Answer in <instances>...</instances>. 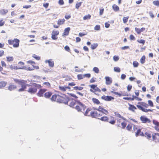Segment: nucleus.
Returning <instances> with one entry per match:
<instances>
[{"label": "nucleus", "instance_id": "nucleus-1", "mask_svg": "<svg viewBox=\"0 0 159 159\" xmlns=\"http://www.w3.org/2000/svg\"><path fill=\"white\" fill-rule=\"evenodd\" d=\"M41 87L40 85L34 84L33 86L30 87L28 92L31 94H34L37 92V88H39Z\"/></svg>", "mask_w": 159, "mask_h": 159}, {"label": "nucleus", "instance_id": "nucleus-2", "mask_svg": "<svg viewBox=\"0 0 159 159\" xmlns=\"http://www.w3.org/2000/svg\"><path fill=\"white\" fill-rule=\"evenodd\" d=\"M56 99L57 101L59 102H63L64 98L59 95H53L52 97L51 100L52 101H56Z\"/></svg>", "mask_w": 159, "mask_h": 159}, {"label": "nucleus", "instance_id": "nucleus-3", "mask_svg": "<svg viewBox=\"0 0 159 159\" xmlns=\"http://www.w3.org/2000/svg\"><path fill=\"white\" fill-rule=\"evenodd\" d=\"M14 81L18 84L21 85V88L25 89L26 88L25 83H27V81L23 80H19L17 79H14Z\"/></svg>", "mask_w": 159, "mask_h": 159}, {"label": "nucleus", "instance_id": "nucleus-4", "mask_svg": "<svg viewBox=\"0 0 159 159\" xmlns=\"http://www.w3.org/2000/svg\"><path fill=\"white\" fill-rule=\"evenodd\" d=\"M76 102L78 103L79 105L76 106L75 108L78 111H81L82 109L84 110L86 108V106L82 102H80L79 101H77Z\"/></svg>", "mask_w": 159, "mask_h": 159}, {"label": "nucleus", "instance_id": "nucleus-5", "mask_svg": "<svg viewBox=\"0 0 159 159\" xmlns=\"http://www.w3.org/2000/svg\"><path fill=\"white\" fill-rule=\"evenodd\" d=\"M19 40L17 39H14L13 40H9L8 43L13 44V47L15 48L18 47L19 46Z\"/></svg>", "mask_w": 159, "mask_h": 159}, {"label": "nucleus", "instance_id": "nucleus-6", "mask_svg": "<svg viewBox=\"0 0 159 159\" xmlns=\"http://www.w3.org/2000/svg\"><path fill=\"white\" fill-rule=\"evenodd\" d=\"M59 34V31L55 30H53L52 33V39L54 40H56L57 39V35Z\"/></svg>", "mask_w": 159, "mask_h": 159}, {"label": "nucleus", "instance_id": "nucleus-7", "mask_svg": "<svg viewBox=\"0 0 159 159\" xmlns=\"http://www.w3.org/2000/svg\"><path fill=\"white\" fill-rule=\"evenodd\" d=\"M137 107L140 110H142V111L145 112H148V111L152 112L153 111V109H147L144 108L143 107L140 105H137Z\"/></svg>", "mask_w": 159, "mask_h": 159}, {"label": "nucleus", "instance_id": "nucleus-8", "mask_svg": "<svg viewBox=\"0 0 159 159\" xmlns=\"http://www.w3.org/2000/svg\"><path fill=\"white\" fill-rule=\"evenodd\" d=\"M140 119L141 120L143 123H150L151 122V121L150 119L144 116H141L140 117Z\"/></svg>", "mask_w": 159, "mask_h": 159}, {"label": "nucleus", "instance_id": "nucleus-9", "mask_svg": "<svg viewBox=\"0 0 159 159\" xmlns=\"http://www.w3.org/2000/svg\"><path fill=\"white\" fill-rule=\"evenodd\" d=\"M45 62L46 63H48L49 66L50 67L52 68L54 66V61H52V59H49L48 60H46L45 61Z\"/></svg>", "mask_w": 159, "mask_h": 159}, {"label": "nucleus", "instance_id": "nucleus-10", "mask_svg": "<svg viewBox=\"0 0 159 159\" xmlns=\"http://www.w3.org/2000/svg\"><path fill=\"white\" fill-rule=\"evenodd\" d=\"M152 135L153 141H156L157 140L159 142V133H153Z\"/></svg>", "mask_w": 159, "mask_h": 159}, {"label": "nucleus", "instance_id": "nucleus-11", "mask_svg": "<svg viewBox=\"0 0 159 159\" xmlns=\"http://www.w3.org/2000/svg\"><path fill=\"white\" fill-rule=\"evenodd\" d=\"M101 98L102 99L106 101H111L112 100L114 99V98L111 96H105V95L101 97Z\"/></svg>", "mask_w": 159, "mask_h": 159}, {"label": "nucleus", "instance_id": "nucleus-12", "mask_svg": "<svg viewBox=\"0 0 159 159\" xmlns=\"http://www.w3.org/2000/svg\"><path fill=\"white\" fill-rule=\"evenodd\" d=\"M106 80V84L109 85L111 84L112 82V79L109 76H106L105 77Z\"/></svg>", "mask_w": 159, "mask_h": 159}, {"label": "nucleus", "instance_id": "nucleus-13", "mask_svg": "<svg viewBox=\"0 0 159 159\" xmlns=\"http://www.w3.org/2000/svg\"><path fill=\"white\" fill-rule=\"evenodd\" d=\"M9 67L11 70H17L18 69H23V67L22 66H15L14 65H11L10 66H9Z\"/></svg>", "mask_w": 159, "mask_h": 159}, {"label": "nucleus", "instance_id": "nucleus-14", "mask_svg": "<svg viewBox=\"0 0 159 159\" xmlns=\"http://www.w3.org/2000/svg\"><path fill=\"white\" fill-rule=\"evenodd\" d=\"M47 91L45 89H40L37 93V95L39 97L43 96V93Z\"/></svg>", "mask_w": 159, "mask_h": 159}, {"label": "nucleus", "instance_id": "nucleus-15", "mask_svg": "<svg viewBox=\"0 0 159 159\" xmlns=\"http://www.w3.org/2000/svg\"><path fill=\"white\" fill-rule=\"evenodd\" d=\"M70 30V27L66 28L64 30V32L62 34V36L68 35Z\"/></svg>", "mask_w": 159, "mask_h": 159}, {"label": "nucleus", "instance_id": "nucleus-16", "mask_svg": "<svg viewBox=\"0 0 159 159\" xmlns=\"http://www.w3.org/2000/svg\"><path fill=\"white\" fill-rule=\"evenodd\" d=\"M98 112L96 111H91L90 113V116L93 118L97 117Z\"/></svg>", "mask_w": 159, "mask_h": 159}, {"label": "nucleus", "instance_id": "nucleus-17", "mask_svg": "<svg viewBox=\"0 0 159 159\" xmlns=\"http://www.w3.org/2000/svg\"><path fill=\"white\" fill-rule=\"evenodd\" d=\"M135 135L137 137L139 135L143 136H144V134L142 132H141V129H139L137 130V132L136 133Z\"/></svg>", "mask_w": 159, "mask_h": 159}, {"label": "nucleus", "instance_id": "nucleus-18", "mask_svg": "<svg viewBox=\"0 0 159 159\" xmlns=\"http://www.w3.org/2000/svg\"><path fill=\"white\" fill-rule=\"evenodd\" d=\"M98 119L102 121L108 122V118L106 116H103L101 118H98Z\"/></svg>", "mask_w": 159, "mask_h": 159}, {"label": "nucleus", "instance_id": "nucleus-19", "mask_svg": "<svg viewBox=\"0 0 159 159\" xmlns=\"http://www.w3.org/2000/svg\"><path fill=\"white\" fill-rule=\"evenodd\" d=\"M52 94V93L51 92H46L44 94V96L46 98H49Z\"/></svg>", "mask_w": 159, "mask_h": 159}, {"label": "nucleus", "instance_id": "nucleus-20", "mask_svg": "<svg viewBox=\"0 0 159 159\" xmlns=\"http://www.w3.org/2000/svg\"><path fill=\"white\" fill-rule=\"evenodd\" d=\"M59 89L60 90H61L62 91H65L67 89H70V88L66 86H59Z\"/></svg>", "mask_w": 159, "mask_h": 159}, {"label": "nucleus", "instance_id": "nucleus-21", "mask_svg": "<svg viewBox=\"0 0 159 159\" xmlns=\"http://www.w3.org/2000/svg\"><path fill=\"white\" fill-rule=\"evenodd\" d=\"M114 114H115V116H116L118 118H120L124 120H126V119L125 118H124L123 116H121L118 113V112H115Z\"/></svg>", "mask_w": 159, "mask_h": 159}, {"label": "nucleus", "instance_id": "nucleus-22", "mask_svg": "<svg viewBox=\"0 0 159 159\" xmlns=\"http://www.w3.org/2000/svg\"><path fill=\"white\" fill-rule=\"evenodd\" d=\"M65 20L64 19H59L57 21V24L60 25L64 24Z\"/></svg>", "mask_w": 159, "mask_h": 159}, {"label": "nucleus", "instance_id": "nucleus-23", "mask_svg": "<svg viewBox=\"0 0 159 159\" xmlns=\"http://www.w3.org/2000/svg\"><path fill=\"white\" fill-rule=\"evenodd\" d=\"M138 104H140L142 107L143 106L146 108H147L149 106V105L144 102H139L138 103Z\"/></svg>", "mask_w": 159, "mask_h": 159}, {"label": "nucleus", "instance_id": "nucleus-24", "mask_svg": "<svg viewBox=\"0 0 159 159\" xmlns=\"http://www.w3.org/2000/svg\"><path fill=\"white\" fill-rule=\"evenodd\" d=\"M92 100L93 103L96 104L98 105L100 103L99 101L96 98H92Z\"/></svg>", "mask_w": 159, "mask_h": 159}, {"label": "nucleus", "instance_id": "nucleus-25", "mask_svg": "<svg viewBox=\"0 0 159 159\" xmlns=\"http://www.w3.org/2000/svg\"><path fill=\"white\" fill-rule=\"evenodd\" d=\"M16 86L14 85H10L8 87V89L10 91H12V90L16 88Z\"/></svg>", "mask_w": 159, "mask_h": 159}, {"label": "nucleus", "instance_id": "nucleus-26", "mask_svg": "<svg viewBox=\"0 0 159 159\" xmlns=\"http://www.w3.org/2000/svg\"><path fill=\"white\" fill-rule=\"evenodd\" d=\"M112 8L114 11H117L119 10V7L116 4H114L112 6Z\"/></svg>", "mask_w": 159, "mask_h": 159}, {"label": "nucleus", "instance_id": "nucleus-27", "mask_svg": "<svg viewBox=\"0 0 159 159\" xmlns=\"http://www.w3.org/2000/svg\"><path fill=\"white\" fill-rule=\"evenodd\" d=\"M90 111H91V110L89 108H88L86 110L85 113H84V115L85 116H90V113L89 114V113Z\"/></svg>", "mask_w": 159, "mask_h": 159}, {"label": "nucleus", "instance_id": "nucleus-28", "mask_svg": "<svg viewBox=\"0 0 159 159\" xmlns=\"http://www.w3.org/2000/svg\"><path fill=\"white\" fill-rule=\"evenodd\" d=\"M93 71L97 74L99 72V70L98 68L96 67L93 68Z\"/></svg>", "mask_w": 159, "mask_h": 159}, {"label": "nucleus", "instance_id": "nucleus-29", "mask_svg": "<svg viewBox=\"0 0 159 159\" xmlns=\"http://www.w3.org/2000/svg\"><path fill=\"white\" fill-rule=\"evenodd\" d=\"M136 108L134 105H130V107L129 108V109L130 110L132 111H134V110L136 109Z\"/></svg>", "mask_w": 159, "mask_h": 159}, {"label": "nucleus", "instance_id": "nucleus-30", "mask_svg": "<svg viewBox=\"0 0 159 159\" xmlns=\"http://www.w3.org/2000/svg\"><path fill=\"white\" fill-rule=\"evenodd\" d=\"M145 135L147 139H149L151 137V132H147L145 133Z\"/></svg>", "mask_w": 159, "mask_h": 159}, {"label": "nucleus", "instance_id": "nucleus-31", "mask_svg": "<svg viewBox=\"0 0 159 159\" xmlns=\"http://www.w3.org/2000/svg\"><path fill=\"white\" fill-rule=\"evenodd\" d=\"M77 77L78 80H81L84 78V75L82 74L78 75Z\"/></svg>", "mask_w": 159, "mask_h": 159}, {"label": "nucleus", "instance_id": "nucleus-32", "mask_svg": "<svg viewBox=\"0 0 159 159\" xmlns=\"http://www.w3.org/2000/svg\"><path fill=\"white\" fill-rule=\"evenodd\" d=\"M145 56H142L140 60V61L142 64H143L145 62Z\"/></svg>", "mask_w": 159, "mask_h": 159}, {"label": "nucleus", "instance_id": "nucleus-33", "mask_svg": "<svg viewBox=\"0 0 159 159\" xmlns=\"http://www.w3.org/2000/svg\"><path fill=\"white\" fill-rule=\"evenodd\" d=\"M98 45V44L97 43L92 44L91 46V48L92 49H94L97 47Z\"/></svg>", "mask_w": 159, "mask_h": 159}, {"label": "nucleus", "instance_id": "nucleus-34", "mask_svg": "<svg viewBox=\"0 0 159 159\" xmlns=\"http://www.w3.org/2000/svg\"><path fill=\"white\" fill-rule=\"evenodd\" d=\"M1 62L2 66H4L5 67L7 68L9 67V65H7L4 61H2Z\"/></svg>", "mask_w": 159, "mask_h": 159}, {"label": "nucleus", "instance_id": "nucleus-35", "mask_svg": "<svg viewBox=\"0 0 159 159\" xmlns=\"http://www.w3.org/2000/svg\"><path fill=\"white\" fill-rule=\"evenodd\" d=\"M7 61H12L14 58L13 57H6Z\"/></svg>", "mask_w": 159, "mask_h": 159}, {"label": "nucleus", "instance_id": "nucleus-36", "mask_svg": "<svg viewBox=\"0 0 159 159\" xmlns=\"http://www.w3.org/2000/svg\"><path fill=\"white\" fill-rule=\"evenodd\" d=\"M32 57L38 60H39L40 59V57L35 55V54H34L32 56Z\"/></svg>", "mask_w": 159, "mask_h": 159}, {"label": "nucleus", "instance_id": "nucleus-37", "mask_svg": "<svg viewBox=\"0 0 159 159\" xmlns=\"http://www.w3.org/2000/svg\"><path fill=\"white\" fill-rule=\"evenodd\" d=\"M74 89L75 90H81L83 89V87L77 86L74 87Z\"/></svg>", "mask_w": 159, "mask_h": 159}, {"label": "nucleus", "instance_id": "nucleus-38", "mask_svg": "<svg viewBox=\"0 0 159 159\" xmlns=\"http://www.w3.org/2000/svg\"><path fill=\"white\" fill-rule=\"evenodd\" d=\"M8 12V10L2 9L1 10V14L2 15H4L7 13Z\"/></svg>", "mask_w": 159, "mask_h": 159}, {"label": "nucleus", "instance_id": "nucleus-39", "mask_svg": "<svg viewBox=\"0 0 159 159\" xmlns=\"http://www.w3.org/2000/svg\"><path fill=\"white\" fill-rule=\"evenodd\" d=\"M7 84V82L4 81H2L1 82V88L2 87H5Z\"/></svg>", "mask_w": 159, "mask_h": 159}, {"label": "nucleus", "instance_id": "nucleus-40", "mask_svg": "<svg viewBox=\"0 0 159 159\" xmlns=\"http://www.w3.org/2000/svg\"><path fill=\"white\" fill-rule=\"evenodd\" d=\"M114 70L115 71L117 72H120V69L118 67H114Z\"/></svg>", "mask_w": 159, "mask_h": 159}, {"label": "nucleus", "instance_id": "nucleus-41", "mask_svg": "<svg viewBox=\"0 0 159 159\" xmlns=\"http://www.w3.org/2000/svg\"><path fill=\"white\" fill-rule=\"evenodd\" d=\"M91 16L90 15H86L84 17L83 19L85 20H86L89 19L90 18Z\"/></svg>", "mask_w": 159, "mask_h": 159}, {"label": "nucleus", "instance_id": "nucleus-42", "mask_svg": "<svg viewBox=\"0 0 159 159\" xmlns=\"http://www.w3.org/2000/svg\"><path fill=\"white\" fill-rule=\"evenodd\" d=\"M128 16L124 17L123 19V23H126L128 21Z\"/></svg>", "mask_w": 159, "mask_h": 159}, {"label": "nucleus", "instance_id": "nucleus-43", "mask_svg": "<svg viewBox=\"0 0 159 159\" xmlns=\"http://www.w3.org/2000/svg\"><path fill=\"white\" fill-rule=\"evenodd\" d=\"M104 108L101 106H99L98 108H95V109L100 112H101L102 111Z\"/></svg>", "mask_w": 159, "mask_h": 159}, {"label": "nucleus", "instance_id": "nucleus-44", "mask_svg": "<svg viewBox=\"0 0 159 159\" xmlns=\"http://www.w3.org/2000/svg\"><path fill=\"white\" fill-rule=\"evenodd\" d=\"M94 29L95 30H99L100 29V26L99 25H96L94 27Z\"/></svg>", "mask_w": 159, "mask_h": 159}, {"label": "nucleus", "instance_id": "nucleus-45", "mask_svg": "<svg viewBox=\"0 0 159 159\" xmlns=\"http://www.w3.org/2000/svg\"><path fill=\"white\" fill-rule=\"evenodd\" d=\"M82 3V2H77L76 4L75 8L76 9H78L79 8V7L81 6Z\"/></svg>", "mask_w": 159, "mask_h": 159}, {"label": "nucleus", "instance_id": "nucleus-46", "mask_svg": "<svg viewBox=\"0 0 159 159\" xmlns=\"http://www.w3.org/2000/svg\"><path fill=\"white\" fill-rule=\"evenodd\" d=\"M153 3L155 5L159 6V1H155L153 2Z\"/></svg>", "mask_w": 159, "mask_h": 159}, {"label": "nucleus", "instance_id": "nucleus-47", "mask_svg": "<svg viewBox=\"0 0 159 159\" xmlns=\"http://www.w3.org/2000/svg\"><path fill=\"white\" fill-rule=\"evenodd\" d=\"M138 65L139 63L137 61H135L133 62V65L134 67H137L138 66Z\"/></svg>", "mask_w": 159, "mask_h": 159}, {"label": "nucleus", "instance_id": "nucleus-48", "mask_svg": "<svg viewBox=\"0 0 159 159\" xmlns=\"http://www.w3.org/2000/svg\"><path fill=\"white\" fill-rule=\"evenodd\" d=\"M153 123L157 127L159 126V122L156 120H153Z\"/></svg>", "mask_w": 159, "mask_h": 159}, {"label": "nucleus", "instance_id": "nucleus-49", "mask_svg": "<svg viewBox=\"0 0 159 159\" xmlns=\"http://www.w3.org/2000/svg\"><path fill=\"white\" fill-rule=\"evenodd\" d=\"M138 42L144 44L145 43V41L143 39H138L137 40Z\"/></svg>", "mask_w": 159, "mask_h": 159}, {"label": "nucleus", "instance_id": "nucleus-50", "mask_svg": "<svg viewBox=\"0 0 159 159\" xmlns=\"http://www.w3.org/2000/svg\"><path fill=\"white\" fill-rule=\"evenodd\" d=\"M43 84L44 85H45L47 87H48V88H50L51 87L50 84V83H49L48 82H44V83H43Z\"/></svg>", "mask_w": 159, "mask_h": 159}, {"label": "nucleus", "instance_id": "nucleus-51", "mask_svg": "<svg viewBox=\"0 0 159 159\" xmlns=\"http://www.w3.org/2000/svg\"><path fill=\"white\" fill-rule=\"evenodd\" d=\"M123 99L128 100H130L131 101H133L134 100V98H132L124 97L123 98Z\"/></svg>", "mask_w": 159, "mask_h": 159}, {"label": "nucleus", "instance_id": "nucleus-52", "mask_svg": "<svg viewBox=\"0 0 159 159\" xmlns=\"http://www.w3.org/2000/svg\"><path fill=\"white\" fill-rule=\"evenodd\" d=\"M24 63H23L22 62L20 61L18 63V66H22L23 67V68H24Z\"/></svg>", "mask_w": 159, "mask_h": 159}, {"label": "nucleus", "instance_id": "nucleus-53", "mask_svg": "<svg viewBox=\"0 0 159 159\" xmlns=\"http://www.w3.org/2000/svg\"><path fill=\"white\" fill-rule=\"evenodd\" d=\"M102 114H104L106 115H107L108 114V111L106 110L103 109L102 111L101 112Z\"/></svg>", "mask_w": 159, "mask_h": 159}, {"label": "nucleus", "instance_id": "nucleus-54", "mask_svg": "<svg viewBox=\"0 0 159 159\" xmlns=\"http://www.w3.org/2000/svg\"><path fill=\"white\" fill-rule=\"evenodd\" d=\"M148 103L149 104V105L151 107H153V104L152 102V101L149 100L148 101Z\"/></svg>", "mask_w": 159, "mask_h": 159}, {"label": "nucleus", "instance_id": "nucleus-55", "mask_svg": "<svg viewBox=\"0 0 159 159\" xmlns=\"http://www.w3.org/2000/svg\"><path fill=\"white\" fill-rule=\"evenodd\" d=\"M84 77L89 78L91 77V74L89 73L86 74L84 75Z\"/></svg>", "mask_w": 159, "mask_h": 159}, {"label": "nucleus", "instance_id": "nucleus-56", "mask_svg": "<svg viewBox=\"0 0 159 159\" xmlns=\"http://www.w3.org/2000/svg\"><path fill=\"white\" fill-rule=\"evenodd\" d=\"M75 101H73L72 102H70V103L69 104V105L71 107H74L75 104Z\"/></svg>", "mask_w": 159, "mask_h": 159}, {"label": "nucleus", "instance_id": "nucleus-57", "mask_svg": "<svg viewBox=\"0 0 159 159\" xmlns=\"http://www.w3.org/2000/svg\"><path fill=\"white\" fill-rule=\"evenodd\" d=\"M113 60L115 61H117L119 59V57L118 56H115L113 57Z\"/></svg>", "mask_w": 159, "mask_h": 159}, {"label": "nucleus", "instance_id": "nucleus-58", "mask_svg": "<svg viewBox=\"0 0 159 159\" xmlns=\"http://www.w3.org/2000/svg\"><path fill=\"white\" fill-rule=\"evenodd\" d=\"M89 86L93 90H94L97 85H96L93 84L90 85Z\"/></svg>", "mask_w": 159, "mask_h": 159}, {"label": "nucleus", "instance_id": "nucleus-59", "mask_svg": "<svg viewBox=\"0 0 159 159\" xmlns=\"http://www.w3.org/2000/svg\"><path fill=\"white\" fill-rule=\"evenodd\" d=\"M84 71V69H80V70L75 69V72H82Z\"/></svg>", "mask_w": 159, "mask_h": 159}, {"label": "nucleus", "instance_id": "nucleus-60", "mask_svg": "<svg viewBox=\"0 0 159 159\" xmlns=\"http://www.w3.org/2000/svg\"><path fill=\"white\" fill-rule=\"evenodd\" d=\"M126 125V124L125 122H122L121 123V125L122 126V128L124 129L125 128Z\"/></svg>", "mask_w": 159, "mask_h": 159}, {"label": "nucleus", "instance_id": "nucleus-61", "mask_svg": "<svg viewBox=\"0 0 159 159\" xmlns=\"http://www.w3.org/2000/svg\"><path fill=\"white\" fill-rule=\"evenodd\" d=\"M135 31L138 34H139L141 33L140 31V29L139 28H135Z\"/></svg>", "mask_w": 159, "mask_h": 159}, {"label": "nucleus", "instance_id": "nucleus-62", "mask_svg": "<svg viewBox=\"0 0 159 159\" xmlns=\"http://www.w3.org/2000/svg\"><path fill=\"white\" fill-rule=\"evenodd\" d=\"M126 75L124 74H122L121 76V79L122 80H124L126 78Z\"/></svg>", "mask_w": 159, "mask_h": 159}, {"label": "nucleus", "instance_id": "nucleus-63", "mask_svg": "<svg viewBox=\"0 0 159 159\" xmlns=\"http://www.w3.org/2000/svg\"><path fill=\"white\" fill-rule=\"evenodd\" d=\"M64 1L63 0H59L58 2V3L61 5H63L64 4Z\"/></svg>", "mask_w": 159, "mask_h": 159}, {"label": "nucleus", "instance_id": "nucleus-64", "mask_svg": "<svg viewBox=\"0 0 159 159\" xmlns=\"http://www.w3.org/2000/svg\"><path fill=\"white\" fill-rule=\"evenodd\" d=\"M64 48L66 51L68 52H69L70 50V48L68 46H65Z\"/></svg>", "mask_w": 159, "mask_h": 159}]
</instances>
